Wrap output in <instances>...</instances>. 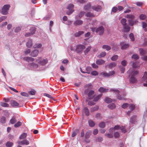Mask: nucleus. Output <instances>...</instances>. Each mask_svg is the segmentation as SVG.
Listing matches in <instances>:
<instances>
[{
    "label": "nucleus",
    "instance_id": "nucleus-1",
    "mask_svg": "<svg viewBox=\"0 0 147 147\" xmlns=\"http://www.w3.org/2000/svg\"><path fill=\"white\" fill-rule=\"evenodd\" d=\"M127 72L131 76L129 80L130 82L131 83H136L137 82V79L134 76L138 74L139 71H134L132 69H129Z\"/></svg>",
    "mask_w": 147,
    "mask_h": 147
},
{
    "label": "nucleus",
    "instance_id": "nucleus-2",
    "mask_svg": "<svg viewBox=\"0 0 147 147\" xmlns=\"http://www.w3.org/2000/svg\"><path fill=\"white\" fill-rule=\"evenodd\" d=\"M10 6L8 5H5L3 7L1 13L3 15H6L8 13V10L9 9Z\"/></svg>",
    "mask_w": 147,
    "mask_h": 147
},
{
    "label": "nucleus",
    "instance_id": "nucleus-3",
    "mask_svg": "<svg viewBox=\"0 0 147 147\" xmlns=\"http://www.w3.org/2000/svg\"><path fill=\"white\" fill-rule=\"evenodd\" d=\"M115 73L114 71H112L109 72L108 73L105 72H101L100 73V75L104 77H109L114 74Z\"/></svg>",
    "mask_w": 147,
    "mask_h": 147
},
{
    "label": "nucleus",
    "instance_id": "nucleus-4",
    "mask_svg": "<svg viewBox=\"0 0 147 147\" xmlns=\"http://www.w3.org/2000/svg\"><path fill=\"white\" fill-rule=\"evenodd\" d=\"M85 48V46L82 45H78L76 46V51L78 53H80L82 52L83 49Z\"/></svg>",
    "mask_w": 147,
    "mask_h": 147
},
{
    "label": "nucleus",
    "instance_id": "nucleus-5",
    "mask_svg": "<svg viewBox=\"0 0 147 147\" xmlns=\"http://www.w3.org/2000/svg\"><path fill=\"white\" fill-rule=\"evenodd\" d=\"M104 29L102 26H100L96 29L95 31L96 33L99 32V34L101 35L103 34L104 32Z\"/></svg>",
    "mask_w": 147,
    "mask_h": 147
},
{
    "label": "nucleus",
    "instance_id": "nucleus-6",
    "mask_svg": "<svg viewBox=\"0 0 147 147\" xmlns=\"http://www.w3.org/2000/svg\"><path fill=\"white\" fill-rule=\"evenodd\" d=\"M31 32H28L26 33L25 34V36L26 37H28L32 35L35 33L36 30L35 28L33 27L32 28L30 29Z\"/></svg>",
    "mask_w": 147,
    "mask_h": 147
},
{
    "label": "nucleus",
    "instance_id": "nucleus-7",
    "mask_svg": "<svg viewBox=\"0 0 147 147\" xmlns=\"http://www.w3.org/2000/svg\"><path fill=\"white\" fill-rule=\"evenodd\" d=\"M123 27L122 31L124 32H127L129 31L130 29V28L128 25H125L123 26Z\"/></svg>",
    "mask_w": 147,
    "mask_h": 147
},
{
    "label": "nucleus",
    "instance_id": "nucleus-8",
    "mask_svg": "<svg viewBox=\"0 0 147 147\" xmlns=\"http://www.w3.org/2000/svg\"><path fill=\"white\" fill-rule=\"evenodd\" d=\"M132 67L129 69H132L134 71H138L136 70V69L137 68H139V66L136 63H133L132 65Z\"/></svg>",
    "mask_w": 147,
    "mask_h": 147
},
{
    "label": "nucleus",
    "instance_id": "nucleus-9",
    "mask_svg": "<svg viewBox=\"0 0 147 147\" xmlns=\"http://www.w3.org/2000/svg\"><path fill=\"white\" fill-rule=\"evenodd\" d=\"M83 22V21L81 20H76L74 22V25L77 26H80L82 25Z\"/></svg>",
    "mask_w": 147,
    "mask_h": 147
},
{
    "label": "nucleus",
    "instance_id": "nucleus-10",
    "mask_svg": "<svg viewBox=\"0 0 147 147\" xmlns=\"http://www.w3.org/2000/svg\"><path fill=\"white\" fill-rule=\"evenodd\" d=\"M29 141L26 140H24L22 141L18 142V144L19 145H28L29 144Z\"/></svg>",
    "mask_w": 147,
    "mask_h": 147
},
{
    "label": "nucleus",
    "instance_id": "nucleus-11",
    "mask_svg": "<svg viewBox=\"0 0 147 147\" xmlns=\"http://www.w3.org/2000/svg\"><path fill=\"white\" fill-rule=\"evenodd\" d=\"M120 45L121 46V48L122 50L128 48L129 46V44H124L123 42H121Z\"/></svg>",
    "mask_w": 147,
    "mask_h": 147
},
{
    "label": "nucleus",
    "instance_id": "nucleus-12",
    "mask_svg": "<svg viewBox=\"0 0 147 147\" xmlns=\"http://www.w3.org/2000/svg\"><path fill=\"white\" fill-rule=\"evenodd\" d=\"M133 20L129 19L128 20L129 23L131 26H132L134 25L137 22H138V21L137 20Z\"/></svg>",
    "mask_w": 147,
    "mask_h": 147
},
{
    "label": "nucleus",
    "instance_id": "nucleus-13",
    "mask_svg": "<svg viewBox=\"0 0 147 147\" xmlns=\"http://www.w3.org/2000/svg\"><path fill=\"white\" fill-rule=\"evenodd\" d=\"M139 51L140 52V53L142 55H144L146 54L147 51L145 49H143L140 48L139 49Z\"/></svg>",
    "mask_w": 147,
    "mask_h": 147
},
{
    "label": "nucleus",
    "instance_id": "nucleus-14",
    "mask_svg": "<svg viewBox=\"0 0 147 147\" xmlns=\"http://www.w3.org/2000/svg\"><path fill=\"white\" fill-rule=\"evenodd\" d=\"M48 62L47 59H43L39 61L38 63L41 65H43L45 64Z\"/></svg>",
    "mask_w": 147,
    "mask_h": 147
},
{
    "label": "nucleus",
    "instance_id": "nucleus-15",
    "mask_svg": "<svg viewBox=\"0 0 147 147\" xmlns=\"http://www.w3.org/2000/svg\"><path fill=\"white\" fill-rule=\"evenodd\" d=\"M92 9L96 11H99L101 10L102 9L101 7L100 6H93L92 7Z\"/></svg>",
    "mask_w": 147,
    "mask_h": 147
},
{
    "label": "nucleus",
    "instance_id": "nucleus-16",
    "mask_svg": "<svg viewBox=\"0 0 147 147\" xmlns=\"http://www.w3.org/2000/svg\"><path fill=\"white\" fill-rule=\"evenodd\" d=\"M11 105L12 107H15L18 106L19 104L15 100H13L11 101Z\"/></svg>",
    "mask_w": 147,
    "mask_h": 147
},
{
    "label": "nucleus",
    "instance_id": "nucleus-17",
    "mask_svg": "<svg viewBox=\"0 0 147 147\" xmlns=\"http://www.w3.org/2000/svg\"><path fill=\"white\" fill-rule=\"evenodd\" d=\"M83 111L86 116H88L89 115V111L87 107H84L83 109Z\"/></svg>",
    "mask_w": 147,
    "mask_h": 147
},
{
    "label": "nucleus",
    "instance_id": "nucleus-18",
    "mask_svg": "<svg viewBox=\"0 0 147 147\" xmlns=\"http://www.w3.org/2000/svg\"><path fill=\"white\" fill-rule=\"evenodd\" d=\"M24 60L28 62H29L30 61H34V58L29 57H25L24 58Z\"/></svg>",
    "mask_w": 147,
    "mask_h": 147
},
{
    "label": "nucleus",
    "instance_id": "nucleus-19",
    "mask_svg": "<svg viewBox=\"0 0 147 147\" xmlns=\"http://www.w3.org/2000/svg\"><path fill=\"white\" fill-rule=\"evenodd\" d=\"M94 93V91L93 90H91L89 92L88 95L90 99H92L93 98V97L92 96Z\"/></svg>",
    "mask_w": 147,
    "mask_h": 147
},
{
    "label": "nucleus",
    "instance_id": "nucleus-20",
    "mask_svg": "<svg viewBox=\"0 0 147 147\" xmlns=\"http://www.w3.org/2000/svg\"><path fill=\"white\" fill-rule=\"evenodd\" d=\"M84 33V32L83 31H80L74 34V36L76 37H78Z\"/></svg>",
    "mask_w": 147,
    "mask_h": 147
},
{
    "label": "nucleus",
    "instance_id": "nucleus-21",
    "mask_svg": "<svg viewBox=\"0 0 147 147\" xmlns=\"http://www.w3.org/2000/svg\"><path fill=\"white\" fill-rule=\"evenodd\" d=\"M32 40L29 39L27 43L26 46L28 48L31 47L32 46Z\"/></svg>",
    "mask_w": 147,
    "mask_h": 147
},
{
    "label": "nucleus",
    "instance_id": "nucleus-22",
    "mask_svg": "<svg viewBox=\"0 0 147 147\" xmlns=\"http://www.w3.org/2000/svg\"><path fill=\"white\" fill-rule=\"evenodd\" d=\"M89 125L90 127H92L94 126L95 123L92 120H89L88 121Z\"/></svg>",
    "mask_w": 147,
    "mask_h": 147
},
{
    "label": "nucleus",
    "instance_id": "nucleus-23",
    "mask_svg": "<svg viewBox=\"0 0 147 147\" xmlns=\"http://www.w3.org/2000/svg\"><path fill=\"white\" fill-rule=\"evenodd\" d=\"M91 7L90 4V3H88L84 6V9L86 11H88L90 8Z\"/></svg>",
    "mask_w": 147,
    "mask_h": 147
},
{
    "label": "nucleus",
    "instance_id": "nucleus-24",
    "mask_svg": "<svg viewBox=\"0 0 147 147\" xmlns=\"http://www.w3.org/2000/svg\"><path fill=\"white\" fill-rule=\"evenodd\" d=\"M125 17L131 20H134L135 18V16L132 14H127L126 16Z\"/></svg>",
    "mask_w": 147,
    "mask_h": 147
},
{
    "label": "nucleus",
    "instance_id": "nucleus-25",
    "mask_svg": "<svg viewBox=\"0 0 147 147\" xmlns=\"http://www.w3.org/2000/svg\"><path fill=\"white\" fill-rule=\"evenodd\" d=\"M108 89L104 88L102 87H100L98 89L99 92H106L108 91Z\"/></svg>",
    "mask_w": 147,
    "mask_h": 147
},
{
    "label": "nucleus",
    "instance_id": "nucleus-26",
    "mask_svg": "<svg viewBox=\"0 0 147 147\" xmlns=\"http://www.w3.org/2000/svg\"><path fill=\"white\" fill-rule=\"evenodd\" d=\"M0 105L3 107H8L9 106V105L8 104L2 102H0Z\"/></svg>",
    "mask_w": 147,
    "mask_h": 147
},
{
    "label": "nucleus",
    "instance_id": "nucleus-27",
    "mask_svg": "<svg viewBox=\"0 0 147 147\" xmlns=\"http://www.w3.org/2000/svg\"><path fill=\"white\" fill-rule=\"evenodd\" d=\"M105 61L102 59L97 60L96 61V63L98 65H100L104 63Z\"/></svg>",
    "mask_w": 147,
    "mask_h": 147
},
{
    "label": "nucleus",
    "instance_id": "nucleus-28",
    "mask_svg": "<svg viewBox=\"0 0 147 147\" xmlns=\"http://www.w3.org/2000/svg\"><path fill=\"white\" fill-rule=\"evenodd\" d=\"M102 48L103 49H106L107 51H109L111 49V47L110 46L107 45H103Z\"/></svg>",
    "mask_w": 147,
    "mask_h": 147
},
{
    "label": "nucleus",
    "instance_id": "nucleus-29",
    "mask_svg": "<svg viewBox=\"0 0 147 147\" xmlns=\"http://www.w3.org/2000/svg\"><path fill=\"white\" fill-rule=\"evenodd\" d=\"M108 107L111 109H113L115 108L116 106L114 103H112L108 105Z\"/></svg>",
    "mask_w": 147,
    "mask_h": 147
},
{
    "label": "nucleus",
    "instance_id": "nucleus-30",
    "mask_svg": "<svg viewBox=\"0 0 147 147\" xmlns=\"http://www.w3.org/2000/svg\"><path fill=\"white\" fill-rule=\"evenodd\" d=\"M126 20L125 18H122L121 21V23L123 26L127 25Z\"/></svg>",
    "mask_w": 147,
    "mask_h": 147
},
{
    "label": "nucleus",
    "instance_id": "nucleus-31",
    "mask_svg": "<svg viewBox=\"0 0 147 147\" xmlns=\"http://www.w3.org/2000/svg\"><path fill=\"white\" fill-rule=\"evenodd\" d=\"M79 133V130L78 129H76L74 131L72 134V137H74L77 134Z\"/></svg>",
    "mask_w": 147,
    "mask_h": 147
},
{
    "label": "nucleus",
    "instance_id": "nucleus-32",
    "mask_svg": "<svg viewBox=\"0 0 147 147\" xmlns=\"http://www.w3.org/2000/svg\"><path fill=\"white\" fill-rule=\"evenodd\" d=\"M13 145V143L9 141L7 142L5 144L7 147H12Z\"/></svg>",
    "mask_w": 147,
    "mask_h": 147
},
{
    "label": "nucleus",
    "instance_id": "nucleus-33",
    "mask_svg": "<svg viewBox=\"0 0 147 147\" xmlns=\"http://www.w3.org/2000/svg\"><path fill=\"white\" fill-rule=\"evenodd\" d=\"M16 121L17 120L16 118L14 117H13L10 120V122L11 124H13L15 123Z\"/></svg>",
    "mask_w": 147,
    "mask_h": 147
},
{
    "label": "nucleus",
    "instance_id": "nucleus-34",
    "mask_svg": "<svg viewBox=\"0 0 147 147\" xmlns=\"http://www.w3.org/2000/svg\"><path fill=\"white\" fill-rule=\"evenodd\" d=\"M91 135V132L90 131H87L86 133L85 137V138L86 139H87L88 138H89L90 136Z\"/></svg>",
    "mask_w": 147,
    "mask_h": 147
},
{
    "label": "nucleus",
    "instance_id": "nucleus-35",
    "mask_svg": "<svg viewBox=\"0 0 147 147\" xmlns=\"http://www.w3.org/2000/svg\"><path fill=\"white\" fill-rule=\"evenodd\" d=\"M27 136V134L26 133H24L22 134L19 137L20 139H25L26 138Z\"/></svg>",
    "mask_w": 147,
    "mask_h": 147
},
{
    "label": "nucleus",
    "instance_id": "nucleus-36",
    "mask_svg": "<svg viewBox=\"0 0 147 147\" xmlns=\"http://www.w3.org/2000/svg\"><path fill=\"white\" fill-rule=\"evenodd\" d=\"M6 118L4 116H2L0 119V122L1 123H4L6 121Z\"/></svg>",
    "mask_w": 147,
    "mask_h": 147
},
{
    "label": "nucleus",
    "instance_id": "nucleus-37",
    "mask_svg": "<svg viewBox=\"0 0 147 147\" xmlns=\"http://www.w3.org/2000/svg\"><path fill=\"white\" fill-rule=\"evenodd\" d=\"M85 16L87 17H92L94 16L93 14L90 12H88L85 14Z\"/></svg>",
    "mask_w": 147,
    "mask_h": 147
},
{
    "label": "nucleus",
    "instance_id": "nucleus-38",
    "mask_svg": "<svg viewBox=\"0 0 147 147\" xmlns=\"http://www.w3.org/2000/svg\"><path fill=\"white\" fill-rule=\"evenodd\" d=\"M102 94H100L97 96L94 99L93 101L94 102H96L98 101L99 99L101 97Z\"/></svg>",
    "mask_w": 147,
    "mask_h": 147
},
{
    "label": "nucleus",
    "instance_id": "nucleus-39",
    "mask_svg": "<svg viewBox=\"0 0 147 147\" xmlns=\"http://www.w3.org/2000/svg\"><path fill=\"white\" fill-rule=\"evenodd\" d=\"M42 45L40 43L36 44L33 46V47L35 48H39L41 47Z\"/></svg>",
    "mask_w": 147,
    "mask_h": 147
},
{
    "label": "nucleus",
    "instance_id": "nucleus-40",
    "mask_svg": "<svg viewBox=\"0 0 147 147\" xmlns=\"http://www.w3.org/2000/svg\"><path fill=\"white\" fill-rule=\"evenodd\" d=\"M112 100L109 98H107L105 99V102L109 103L112 101Z\"/></svg>",
    "mask_w": 147,
    "mask_h": 147
},
{
    "label": "nucleus",
    "instance_id": "nucleus-41",
    "mask_svg": "<svg viewBox=\"0 0 147 147\" xmlns=\"http://www.w3.org/2000/svg\"><path fill=\"white\" fill-rule=\"evenodd\" d=\"M116 65V64L115 63L112 62L108 65V67L109 68H111L115 66Z\"/></svg>",
    "mask_w": 147,
    "mask_h": 147
},
{
    "label": "nucleus",
    "instance_id": "nucleus-42",
    "mask_svg": "<svg viewBox=\"0 0 147 147\" xmlns=\"http://www.w3.org/2000/svg\"><path fill=\"white\" fill-rule=\"evenodd\" d=\"M129 108L131 111H133L135 109V105L132 104L129 105Z\"/></svg>",
    "mask_w": 147,
    "mask_h": 147
},
{
    "label": "nucleus",
    "instance_id": "nucleus-43",
    "mask_svg": "<svg viewBox=\"0 0 147 147\" xmlns=\"http://www.w3.org/2000/svg\"><path fill=\"white\" fill-rule=\"evenodd\" d=\"M38 51L37 49H35L31 53L32 55H37L38 53Z\"/></svg>",
    "mask_w": 147,
    "mask_h": 147
},
{
    "label": "nucleus",
    "instance_id": "nucleus-44",
    "mask_svg": "<svg viewBox=\"0 0 147 147\" xmlns=\"http://www.w3.org/2000/svg\"><path fill=\"white\" fill-rule=\"evenodd\" d=\"M140 19L142 20L145 19L146 18V16L144 14H141L139 16Z\"/></svg>",
    "mask_w": 147,
    "mask_h": 147
},
{
    "label": "nucleus",
    "instance_id": "nucleus-45",
    "mask_svg": "<svg viewBox=\"0 0 147 147\" xmlns=\"http://www.w3.org/2000/svg\"><path fill=\"white\" fill-rule=\"evenodd\" d=\"M91 48V46L88 47L84 51L85 54H87L90 51Z\"/></svg>",
    "mask_w": 147,
    "mask_h": 147
},
{
    "label": "nucleus",
    "instance_id": "nucleus-46",
    "mask_svg": "<svg viewBox=\"0 0 147 147\" xmlns=\"http://www.w3.org/2000/svg\"><path fill=\"white\" fill-rule=\"evenodd\" d=\"M120 126L119 125H116L114 126V127L113 128H111L109 129V131H111V130L113 129H115L117 130L119 129H120Z\"/></svg>",
    "mask_w": 147,
    "mask_h": 147
},
{
    "label": "nucleus",
    "instance_id": "nucleus-47",
    "mask_svg": "<svg viewBox=\"0 0 147 147\" xmlns=\"http://www.w3.org/2000/svg\"><path fill=\"white\" fill-rule=\"evenodd\" d=\"M129 37L132 41H133L135 40L134 35L133 33H131L129 35Z\"/></svg>",
    "mask_w": 147,
    "mask_h": 147
},
{
    "label": "nucleus",
    "instance_id": "nucleus-48",
    "mask_svg": "<svg viewBox=\"0 0 147 147\" xmlns=\"http://www.w3.org/2000/svg\"><path fill=\"white\" fill-rule=\"evenodd\" d=\"M105 123L104 122H102L100 123L99 124V127L101 128H104L105 126Z\"/></svg>",
    "mask_w": 147,
    "mask_h": 147
},
{
    "label": "nucleus",
    "instance_id": "nucleus-49",
    "mask_svg": "<svg viewBox=\"0 0 147 147\" xmlns=\"http://www.w3.org/2000/svg\"><path fill=\"white\" fill-rule=\"evenodd\" d=\"M117 98L119 100H123L125 99L124 96L122 97L121 95H120L119 94H118L117 95Z\"/></svg>",
    "mask_w": 147,
    "mask_h": 147
},
{
    "label": "nucleus",
    "instance_id": "nucleus-50",
    "mask_svg": "<svg viewBox=\"0 0 147 147\" xmlns=\"http://www.w3.org/2000/svg\"><path fill=\"white\" fill-rule=\"evenodd\" d=\"M98 74V72L96 71H94L91 73V74L92 76H96Z\"/></svg>",
    "mask_w": 147,
    "mask_h": 147
},
{
    "label": "nucleus",
    "instance_id": "nucleus-51",
    "mask_svg": "<svg viewBox=\"0 0 147 147\" xmlns=\"http://www.w3.org/2000/svg\"><path fill=\"white\" fill-rule=\"evenodd\" d=\"M119 68L121 73H123L124 72L125 69V67L124 66H121L119 67Z\"/></svg>",
    "mask_w": 147,
    "mask_h": 147
},
{
    "label": "nucleus",
    "instance_id": "nucleus-52",
    "mask_svg": "<svg viewBox=\"0 0 147 147\" xmlns=\"http://www.w3.org/2000/svg\"><path fill=\"white\" fill-rule=\"evenodd\" d=\"M143 80L145 81L147 79V72L146 71L144 73L143 76L142 77Z\"/></svg>",
    "mask_w": 147,
    "mask_h": 147
},
{
    "label": "nucleus",
    "instance_id": "nucleus-53",
    "mask_svg": "<svg viewBox=\"0 0 147 147\" xmlns=\"http://www.w3.org/2000/svg\"><path fill=\"white\" fill-rule=\"evenodd\" d=\"M21 125L22 123L20 121H18L14 125V126L16 127H17L21 126Z\"/></svg>",
    "mask_w": 147,
    "mask_h": 147
},
{
    "label": "nucleus",
    "instance_id": "nucleus-54",
    "mask_svg": "<svg viewBox=\"0 0 147 147\" xmlns=\"http://www.w3.org/2000/svg\"><path fill=\"white\" fill-rule=\"evenodd\" d=\"M129 106V104L127 103H124L121 106L122 108L123 109H125L127 107Z\"/></svg>",
    "mask_w": 147,
    "mask_h": 147
},
{
    "label": "nucleus",
    "instance_id": "nucleus-55",
    "mask_svg": "<svg viewBox=\"0 0 147 147\" xmlns=\"http://www.w3.org/2000/svg\"><path fill=\"white\" fill-rule=\"evenodd\" d=\"M20 94L22 96H25L28 97L29 96L28 94L25 92H22L20 93Z\"/></svg>",
    "mask_w": 147,
    "mask_h": 147
},
{
    "label": "nucleus",
    "instance_id": "nucleus-56",
    "mask_svg": "<svg viewBox=\"0 0 147 147\" xmlns=\"http://www.w3.org/2000/svg\"><path fill=\"white\" fill-rule=\"evenodd\" d=\"M105 135L109 138H111L113 137V135L111 134H106Z\"/></svg>",
    "mask_w": 147,
    "mask_h": 147
},
{
    "label": "nucleus",
    "instance_id": "nucleus-57",
    "mask_svg": "<svg viewBox=\"0 0 147 147\" xmlns=\"http://www.w3.org/2000/svg\"><path fill=\"white\" fill-rule=\"evenodd\" d=\"M111 45L113 46H114V47H113L112 49L113 50L116 51L117 49H118L117 46L116 45H115V44L114 43H112L111 44Z\"/></svg>",
    "mask_w": 147,
    "mask_h": 147
},
{
    "label": "nucleus",
    "instance_id": "nucleus-58",
    "mask_svg": "<svg viewBox=\"0 0 147 147\" xmlns=\"http://www.w3.org/2000/svg\"><path fill=\"white\" fill-rule=\"evenodd\" d=\"M43 95L44 96H46L51 99H52L53 98V97L51 95L45 93L43 94Z\"/></svg>",
    "mask_w": 147,
    "mask_h": 147
},
{
    "label": "nucleus",
    "instance_id": "nucleus-59",
    "mask_svg": "<svg viewBox=\"0 0 147 147\" xmlns=\"http://www.w3.org/2000/svg\"><path fill=\"white\" fill-rule=\"evenodd\" d=\"M136 117V116H133L132 117H131L130 118V122L132 123H134V119Z\"/></svg>",
    "mask_w": 147,
    "mask_h": 147
},
{
    "label": "nucleus",
    "instance_id": "nucleus-60",
    "mask_svg": "<svg viewBox=\"0 0 147 147\" xmlns=\"http://www.w3.org/2000/svg\"><path fill=\"white\" fill-rule=\"evenodd\" d=\"M118 10L117 8L116 7H113L112 9V11L114 13H115Z\"/></svg>",
    "mask_w": 147,
    "mask_h": 147
},
{
    "label": "nucleus",
    "instance_id": "nucleus-61",
    "mask_svg": "<svg viewBox=\"0 0 147 147\" xmlns=\"http://www.w3.org/2000/svg\"><path fill=\"white\" fill-rule=\"evenodd\" d=\"M74 7V5L72 4H69L67 7V9H72Z\"/></svg>",
    "mask_w": 147,
    "mask_h": 147
},
{
    "label": "nucleus",
    "instance_id": "nucleus-62",
    "mask_svg": "<svg viewBox=\"0 0 147 147\" xmlns=\"http://www.w3.org/2000/svg\"><path fill=\"white\" fill-rule=\"evenodd\" d=\"M127 64V61L125 60L122 61L121 62V64L123 66H125Z\"/></svg>",
    "mask_w": 147,
    "mask_h": 147
},
{
    "label": "nucleus",
    "instance_id": "nucleus-63",
    "mask_svg": "<svg viewBox=\"0 0 147 147\" xmlns=\"http://www.w3.org/2000/svg\"><path fill=\"white\" fill-rule=\"evenodd\" d=\"M96 118L98 119H101L102 118V117L100 114L99 113L97 114L96 115Z\"/></svg>",
    "mask_w": 147,
    "mask_h": 147
},
{
    "label": "nucleus",
    "instance_id": "nucleus-64",
    "mask_svg": "<svg viewBox=\"0 0 147 147\" xmlns=\"http://www.w3.org/2000/svg\"><path fill=\"white\" fill-rule=\"evenodd\" d=\"M118 58V56H113L111 58V59L112 61H115Z\"/></svg>",
    "mask_w": 147,
    "mask_h": 147
}]
</instances>
